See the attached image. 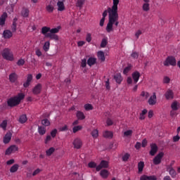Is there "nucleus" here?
Instances as JSON below:
<instances>
[{
  "label": "nucleus",
  "instance_id": "1",
  "mask_svg": "<svg viewBox=\"0 0 180 180\" xmlns=\"http://www.w3.org/2000/svg\"><path fill=\"white\" fill-rule=\"evenodd\" d=\"M60 27H57L53 29H51L49 27H42L41 34L45 35V37L49 38L51 40L58 41L59 37L56 34L59 32Z\"/></svg>",
  "mask_w": 180,
  "mask_h": 180
},
{
  "label": "nucleus",
  "instance_id": "2",
  "mask_svg": "<svg viewBox=\"0 0 180 180\" xmlns=\"http://www.w3.org/2000/svg\"><path fill=\"white\" fill-rule=\"evenodd\" d=\"M119 13H116L113 15L112 13H108V22L106 27V31L108 33H110L113 31V25H115L116 27L119 26Z\"/></svg>",
  "mask_w": 180,
  "mask_h": 180
},
{
  "label": "nucleus",
  "instance_id": "3",
  "mask_svg": "<svg viewBox=\"0 0 180 180\" xmlns=\"http://www.w3.org/2000/svg\"><path fill=\"white\" fill-rule=\"evenodd\" d=\"M24 98L25 94L23 93H20L17 94V96L10 98L7 101V104L10 107L18 105Z\"/></svg>",
  "mask_w": 180,
  "mask_h": 180
},
{
  "label": "nucleus",
  "instance_id": "4",
  "mask_svg": "<svg viewBox=\"0 0 180 180\" xmlns=\"http://www.w3.org/2000/svg\"><path fill=\"white\" fill-rule=\"evenodd\" d=\"M1 56L4 60H7L9 61H13L14 60V56L13 52L11 51V49L8 48H5L2 53Z\"/></svg>",
  "mask_w": 180,
  "mask_h": 180
},
{
  "label": "nucleus",
  "instance_id": "5",
  "mask_svg": "<svg viewBox=\"0 0 180 180\" xmlns=\"http://www.w3.org/2000/svg\"><path fill=\"white\" fill-rule=\"evenodd\" d=\"M163 65L166 67H168L169 65L176 66L177 65L176 58L172 56H168L164 61Z\"/></svg>",
  "mask_w": 180,
  "mask_h": 180
},
{
  "label": "nucleus",
  "instance_id": "6",
  "mask_svg": "<svg viewBox=\"0 0 180 180\" xmlns=\"http://www.w3.org/2000/svg\"><path fill=\"white\" fill-rule=\"evenodd\" d=\"M112 6L108 7V13H112L113 15H116L117 13V5L120 4V0H112Z\"/></svg>",
  "mask_w": 180,
  "mask_h": 180
},
{
  "label": "nucleus",
  "instance_id": "7",
  "mask_svg": "<svg viewBox=\"0 0 180 180\" xmlns=\"http://www.w3.org/2000/svg\"><path fill=\"white\" fill-rule=\"evenodd\" d=\"M164 156V153L160 152V153H158L156 157H155L153 160V165H158L161 164L162 158Z\"/></svg>",
  "mask_w": 180,
  "mask_h": 180
},
{
  "label": "nucleus",
  "instance_id": "8",
  "mask_svg": "<svg viewBox=\"0 0 180 180\" xmlns=\"http://www.w3.org/2000/svg\"><path fill=\"white\" fill-rule=\"evenodd\" d=\"M164 96L166 101H172L174 98V93L170 89H168L167 91H165Z\"/></svg>",
  "mask_w": 180,
  "mask_h": 180
},
{
  "label": "nucleus",
  "instance_id": "9",
  "mask_svg": "<svg viewBox=\"0 0 180 180\" xmlns=\"http://www.w3.org/2000/svg\"><path fill=\"white\" fill-rule=\"evenodd\" d=\"M16 151H18V147L15 145H13L8 148L7 150H6L5 155H9L12 153H15Z\"/></svg>",
  "mask_w": 180,
  "mask_h": 180
},
{
  "label": "nucleus",
  "instance_id": "10",
  "mask_svg": "<svg viewBox=\"0 0 180 180\" xmlns=\"http://www.w3.org/2000/svg\"><path fill=\"white\" fill-rule=\"evenodd\" d=\"M148 103L150 105H155V104L157 103L156 93H153V95L150 97H149L148 100Z\"/></svg>",
  "mask_w": 180,
  "mask_h": 180
},
{
  "label": "nucleus",
  "instance_id": "11",
  "mask_svg": "<svg viewBox=\"0 0 180 180\" xmlns=\"http://www.w3.org/2000/svg\"><path fill=\"white\" fill-rule=\"evenodd\" d=\"M109 165V163L108 161L105 160H101L100 165L96 167V171L99 172L103 168H108Z\"/></svg>",
  "mask_w": 180,
  "mask_h": 180
},
{
  "label": "nucleus",
  "instance_id": "12",
  "mask_svg": "<svg viewBox=\"0 0 180 180\" xmlns=\"http://www.w3.org/2000/svg\"><path fill=\"white\" fill-rule=\"evenodd\" d=\"M42 89V85L41 84L39 83L37 85L35 86V87L32 89V93L34 95H39L41 94Z\"/></svg>",
  "mask_w": 180,
  "mask_h": 180
},
{
  "label": "nucleus",
  "instance_id": "13",
  "mask_svg": "<svg viewBox=\"0 0 180 180\" xmlns=\"http://www.w3.org/2000/svg\"><path fill=\"white\" fill-rule=\"evenodd\" d=\"M150 151H149V155L155 156L158 150V148L155 143L150 144Z\"/></svg>",
  "mask_w": 180,
  "mask_h": 180
},
{
  "label": "nucleus",
  "instance_id": "14",
  "mask_svg": "<svg viewBox=\"0 0 180 180\" xmlns=\"http://www.w3.org/2000/svg\"><path fill=\"white\" fill-rule=\"evenodd\" d=\"M74 148L76 149H80L82 146V142L80 139H75L72 143Z\"/></svg>",
  "mask_w": 180,
  "mask_h": 180
},
{
  "label": "nucleus",
  "instance_id": "15",
  "mask_svg": "<svg viewBox=\"0 0 180 180\" xmlns=\"http://www.w3.org/2000/svg\"><path fill=\"white\" fill-rule=\"evenodd\" d=\"M54 1H50L49 4L46 5V10L49 13H52L54 11Z\"/></svg>",
  "mask_w": 180,
  "mask_h": 180
},
{
  "label": "nucleus",
  "instance_id": "16",
  "mask_svg": "<svg viewBox=\"0 0 180 180\" xmlns=\"http://www.w3.org/2000/svg\"><path fill=\"white\" fill-rule=\"evenodd\" d=\"M56 6L58 7L57 8L58 11L62 12L65 10V7L63 1H58Z\"/></svg>",
  "mask_w": 180,
  "mask_h": 180
},
{
  "label": "nucleus",
  "instance_id": "17",
  "mask_svg": "<svg viewBox=\"0 0 180 180\" xmlns=\"http://www.w3.org/2000/svg\"><path fill=\"white\" fill-rule=\"evenodd\" d=\"M13 37V32L11 30H6L3 32V37L5 39H9Z\"/></svg>",
  "mask_w": 180,
  "mask_h": 180
},
{
  "label": "nucleus",
  "instance_id": "18",
  "mask_svg": "<svg viewBox=\"0 0 180 180\" xmlns=\"http://www.w3.org/2000/svg\"><path fill=\"white\" fill-rule=\"evenodd\" d=\"M140 76L141 75L139 72L136 71L132 72L131 77H132V79H134V84H137V82L139 80Z\"/></svg>",
  "mask_w": 180,
  "mask_h": 180
},
{
  "label": "nucleus",
  "instance_id": "19",
  "mask_svg": "<svg viewBox=\"0 0 180 180\" xmlns=\"http://www.w3.org/2000/svg\"><path fill=\"white\" fill-rule=\"evenodd\" d=\"M18 80V75L15 72L9 75V81L11 83H14Z\"/></svg>",
  "mask_w": 180,
  "mask_h": 180
},
{
  "label": "nucleus",
  "instance_id": "20",
  "mask_svg": "<svg viewBox=\"0 0 180 180\" xmlns=\"http://www.w3.org/2000/svg\"><path fill=\"white\" fill-rule=\"evenodd\" d=\"M180 108V103L174 101L173 103H171V109L173 110H179Z\"/></svg>",
  "mask_w": 180,
  "mask_h": 180
},
{
  "label": "nucleus",
  "instance_id": "21",
  "mask_svg": "<svg viewBox=\"0 0 180 180\" xmlns=\"http://www.w3.org/2000/svg\"><path fill=\"white\" fill-rule=\"evenodd\" d=\"M96 63H97V58L94 57L89 58L87 60V65L90 67H91L92 65H94L95 64H96Z\"/></svg>",
  "mask_w": 180,
  "mask_h": 180
},
{
  "label": "nucleus",
  "instance_id": "22",
  "mask_svg": "<svg viewBox=\"0 0 180 180\" xmlns=\"http://www.w3.org/2000/svg\"><path fill=\"white\" fill-rule=\"evenodd\" d=\"M12 137V134L11 132H8L5 134V136L4 138V143L5 144H7L11 141Z\"/></svg>",
  "mask_w": 180,
  "mask_h": 180
},
{
  "label": "nucleus",
  "instance_id": "23",
  "mask_svg": "<svg viewBox=\"0 0 180 180\" xmlns=\"http://www.w3.org/2000/svg\"><path fill=\"white\" fill-rule=\"evenodd\" d=\"M149 96H150V94L148 92L141 91L140 94L141 101H146L147 99H148Z\"/></svg>",
  "mask_w": 180,
  "mask_h": 180
},
{
  "label": "nucleus",
  "instance_id": "24",
  "mask_svg": "<svg viewBox=\"0 0 180 180\" xmlns=\"http://www.w3.org/2000/svg\"><path fill=\"white\" fill-rule=\"evenodd\" d=\"M143 2H145V4H143V11H148L150 10V4H149V2L150 1L149 0H143Z\"/></svg>",
  "mask_w": 180,
  "mask_h": 180
},
{
  "label": "nucleus",
  "instance_id": "25",
  "mask_svg": "<svg viewBox=\"0 0 180 180\" xmlns=\"http://www.w3.org/2000/svg\"><path fill=\"white\" fill-rule=\"evenodd\" d=\"M140 180H157V177L155 176H146L143 174L140 177Z\"/></svg>",
  "mask_w": 180,
  "mask_h": 180
},
{
  "label": "nucleus",
  "instance_id": "26",
  "mask_svg": "<svg viewBox=\"0 0 180 180\" xmlns=\"http://www.w3.org/2000/svg\"><path fill=\"white\" fill-rule=\"evenodd\" d=\"M114 79H115L118 84H120L123 80V78L122 77L120 73H117L115 75H114Z\"/></svg>",
  "mask_w": 180,
  "mask_h": 180
},
{
  "label": "nucleus",
  "instance_id": "27",
  "mask_svg": "<svg viewBox=\"0 0 180 180\" xmlns=\"http://www.w3.org/2000/svg\"><path fill=\"white\" fill-rule=\"evenodd\" d=\"M8 17V15L6 12H4L1 17H0V25L3 26L6 23V20Z\"/></svg>",
  "mask_w": 180,
  "mask_h": 180
},
{
  "label": "nucleus",
  "instance_id": "28",
  "mask_svg": "<svg viewBox=\"0 0 180 180\" xmlns=\"http://www.w3.org/2000/svg\"><path fill=\"white\" fill-rule=\"evenodd\" d=\"M97 57L99 60H101L102 62H104L105 60V53L103 51H100L97 52Z\"/></svg>",
  "mask_w": 180,
  "mask_h": 180
},
{
  "label": "nucleus",
  "instance_id": "29",
  "mask_svg": "<svg viewBox=\"0 0 180 180\" xmlns=\"http://www.w3.org/2000/svg\"><path fill=\"white\" fill-rule=\"evenodd\" d=\"M100 174L103 179H107L109 176V172L107 169H102L100 172Z\"/></svg>",
  "mask_w": 180,
  "mask_h": 180
},
{
  "label": "nucleus",
  "instance_id": "30",
  "mask_svg": "<svg viewBox=\"0 0 180 180\" xmlns=\"http://www.w3.org/2000/svg\"><path fill=\"white\" fill-rule=\"evenodd\" d=\"M169 174L172 176V178H176L177 175L176 172L172 167H169Z\"/></svg>",
  "mask_w": 180,
  "mask_h": 180
},
{
  "label": "nucleus",
  "instance_id": "31",
  "mask_svg": "<svg viewBox=\"0 0 180 180\" xmlns=\"http://www.w3.org/2000/svg\"><path fill=\"white\" fill-rule=\"evenodd\" d=\"M103 136L106 139H112L113 138V132H111L109 131H105L103 134Z\"/></svg>",
  "mask_w": 180,
  "mask_h": 180
},
{
  "label": "nucleus",
  "instance_id": "32",
  "mask_svg": "<svg viewBox=\"0 0 180 180\" xmlns=\"http://www.w3.org/2000/svg\"><path fill=\"white\" fill-rule=\"evenodd\" d=\"M30 11L28 8H24L22 10L21 15L24 18H28L29 17Z\"/></svg>",
  "mask_w": 180,
  "mask_h": 180
},
{
  "label": "nucleus",
  "instance_id": "33",
  "mask_svg": "<svg viewBox=\"0 0 180 180\" xmlns=\"http://www.w3.org/2000/svg\"><path fill=\"white\" fill-rule=\"evenodd\" d=\"M19 165L18 164H14L10 168V172L11 173H15L17 172V171L19 169Z\"/></svg>",
  "mask_w": 180,
  "mask_h": 180
},
{
  "label": "nucleus",
  "instance_id": "34",
  "mask_svg": "<svg viewBox=\"0 0 180 180\" xmlns=\"http://www.w3.org/2000/svg\"><path fill=\"white\" fill-rule=\"evenodd\" d=\"M77 117L78 120H85L86 116L82 112L77 111Z\"/></svg>",
  "mask_w": 180,
  "mask_h": 180
},
{
  "label": "nucleus",
  "instance_id": "35",
  "mask_svg": "<svg viewBox=\"0 0 180 180\" xmlns=\"http://www.w3.org/2000/svg\"><path fill=\"white\" fill-rule=\"evenodd\" d=\"M38 132L39 134V135L41 136H44L46 134V129L45 127H38Z\"/></svg>",
  "mask_w": 180,
  "mask_h": 180
},
{
  "label": "nucleus",
  "instance_id": "36",
  "mask_svg": "<svg viewBox=\"0 0 180 180\" xmlns=\"http://www.w3.org/2000/svg\"><path fill=\"white\" fill-rule=\"evenodd\" d=\"M27 121V117L26 116V115H22L21 116H20L19 122L20 124H25Z\"/></svg>",
  "mask_w": 180,
  "mask_h": 180
},
{
  "label": "nucleus",
  "instance_id": "37",
  "mask_svg": "<svg viewBox=\"0 0 180 180\" xmlns=\"http://www.w3.org/2000/svg\"><path fill=\"white\" fill-rule=\"evenodd\" d=\"M144 168V162H140L138 163V172H141L143 171Z\"/></svg>",
  "mask_w": 180,
  "mask_h": 180
},
{
  "label": "nucleus",
  "instance_id": "38",
  "mask_svg": "<svg viewBox=\"0 0 180 180\" xmlns=\"http://www.w3.org/2000/svg\"><path fill=\"white\" fill-rule=\"evenodd\" d=\"M133 134V131L131 129H129L124 132V137L131 136Z\"/></svg>",
  "mask_w": 180,
  "mask_h": 180
},
{
  "label": "nucleus",
  "instance_id": "39",
  "mask_svg": "<svg viewBox=\"0 0 180 180\" xmlns=\"http://www.w3.org/2000/svg\"><path fill=\"white\" fill-rule=\"evenodd\" d=\"M84 3H85V0H77L76 6L77 7L82 8Z\"/></svg>",
  "mask_w": 180,
  "mask_h": 180
},
{
  "label": "nucleus",
  "instance_id": "40",
  "mask_svg": "<svg viewBox=\"0 0 180 180\" xmlns=\"http://www.w3.org/2000/svg\"><path fill=\"white\" fill-rule=\"evenodd\" d=\"M41 124L44 127H48L51 125V122L49 121L48 119H44L41 121Z\"/></svg>",
  "mask_w": 180,
  "mask_h": 180
},
{
  "label": "nucleus",
  "instance_id": "41",
  "mask_svg": "<svg viewBox=\"0 0 180 180\" xmlns=\"http://www.w3.org/2000/svg\"><path fill=\"white\" fill-rule=\"evenodd\" d=\"M131 68H132V66L130 65H129L127 68H125L124 69V70H123V74H124V75H127L129 73V72L131 70Z\"/></svg>",
  "mask_w": 180,
  "mask_h": 180
},
{
  "label": "nucleus",
  "instance_id": "42",
  "mask_svg": "<svg viewBox=\"0 0 180 180\" xmlns=\"http://www.w3.org/2000/svg\"><path fill=\"white\" fill-rule=\"evenodd\" d=\"M7 124H8V121L5 120L3 121L1 124H0V127H1L3 130H6Z\"/></svg>",
  "mask_w": 180,
  "mask_h": 180
},
{
  "label": "nucleus",
  "instance_id": "43",
  "mask_svg": "<svg viewBox=\"0 0 180 180\" xmlns=\"http://www.w3.org/2000/svg\"><path fill=\"white\" fill-rule=\"evenodd\" d=\"M91 136H93L94 139H97L98 136V130L94 129L93 131L91 132Z\"/></svg>",
  "mask_w": 180,
  "mask_h": 180
},
{
  "label": "nucleus",
  "instance_id": "44",
  "mask_svg": "<svg viewBox=\"0 0 180 180\" xmlns=\"http://www.w3.org/2000/svg\"><path fill=\"white\" fill-rule=\"evenodd\" d=\"M130 157V155L128 153H125L123 155H122V161L123 162H127L129 158Z\"/></svg>",
  "mask_w": 180,
  "mask_h": 180
},
{
  "label": "nucleus",
  "instance_id": "45",
  "mask_svg": "<svg viewBox=\"0 0 180 180\" xmlns=\"http://www.w3.org/2000/svg\"><path fill=\"white\" fill-rule=\"evenodd\" d=\"M108 39L104 38L102 39L101 44V48H105L106 46V45H108Z\"/></svg>",
  "mask_w": 180,
  "mask_h": 180
},
{
  "label": "nucleus",
  "instance_id": "46",
  "mask_svg": "<svg viewBox=\"0 0 180 180\" xmlns=\"http://www.w3.org/2000/svg\"><path fill=\"white\" fill-rule=\"evenodd\" d=\"M55 151V148L51 147V148L46 150V155L51 156Z\"/></svg>",
  "mask_w": 180,
  "mask_h": 180
},
{
  "label": "nucleus",
  "instance_id": "47",
  "mask_svg": "<svg viewBox=\"0 0 180 180\" xmlns=\"http://www.w3.org/2000/svg\"><path fill=\"white\" fill-rule=\"evenodd\" d=\"M94 109L91 104L87 103L84 105V110H92Z\"/></svg>",
  "mask_w": 180,
  "mask_h": 180
},
{
  "label": "nucleus",
  "instance_id": "48",
  "mask_svg": "<svg viewBox=\"0 0 180 180\" xmlns=\"http://www.w3.org/2000/svg\"><path fill=\"white\" fill-rule=\"evenodd\" d=\"M86 41H87L88 43H90L92 40V37H91V33H87V34H86V39H85Z\"/></svg>",
  "mask_w": 180,
  "mask_h": 180
},
{
  "label": "nucleus",
  "instance_id": "49",
  "mask_svg": "<svg viewBox=\"0 0 180 180\" xmlns=\"http://www.w3.org/2000/svg\"><path fill=\"white\" fill-rule=\"evenodd\" d=\"M58 130L54 129L53 131H51V136L53 138H56L57 136Z\"/></svg>",
  "mask_w": 180,
  "mask_h": 180
},
{
  "label": "nucleus",
  "instance_id": "50",
  "mask_svg": "<svg viewBox=\"0 0 180 180\" xmlns=\"http://www.w3.org/2000/svg\"><path fill=\"white\" fill-rule=\"evenodd\" d=\"M176 111H177V110H172L170 111L169 115H170L171 117H173V118H174L175 116H177V112H176Z\"/></svg>",
  "mask_w": 180,
  "mask_h": 180
},
{
  "label": "nucleus",
  "instance_id": "51",
  "mask_svg": "<svg viewBox=\"0 0 180 180\" xmlns=\"http://www.w3.org/2000/svg\"><path fill=\"white\" fill-rule=\"evenodd\" d=\"M131 57L134 59H138L139 53L138 52H132L131 54Z\"/></svg>",
  "mask_w": 180,
  "mask_h": 180
},
{
  "label": "nucleus",
  "instance_id": "52",
  "mask_svg": "<svg viewBox=\"0 0 180 180\" xmlns=\"http://www.w3.org/2000/svg\"><path fill=\"white\" fill-rule=\"evenodd\" d=\"M82 126H77L73 127V133H76L77 131L82 130Z\"/></svg>",
  "mask_w": 180,
  "mask_h": 180
},
{
  "label": "nucleus",
  "instance_id": "53",
  "mask_svg": "<svg viewBox=\"0 0 180 180\" xmlns=\"http://www.w3.org/2000/svg\"><path fill=\"white\" fill-rule=\"evenodd\" d=\"M89 167L90 168H96L97 167V164L94 162H90L88 165Z\"/></svg>",
  "mask_w": 180,
  "mask_h": 180
},
{
  "label": "nucleus",
  "instance_id": "54",
  "mask_svg": "<svg viewBox=\"0 0 180 180\" xmlns=\"http://www.w3.org/2000/svg\"><path fill=\"white\" fill-rule=\"evenodd\" d=\"M86 64H88L87 61H86V58L82 59L81 66L83 68H85L86 67Z\"/></svg>",
  "mask_w": 180,
  "mask_h": 180
},
{
  "label": "nucleus",
  "instance_id": "55",
  "mask_svg": "<svg viewBox=\"0 0 180 180\" xmlns=\"http://www.w3.org/2000/svg\"><path fill=\"white\" fill-rule=\"evenodd\" d=\"M170 82H171V79H169V77H165L163 78V83H164V84H169Z\"/></svg>",
  "mask_w": 180,
  "mask_h": 180
},
{
  "label": "nucleus",
  "instance_id": "56",
  "mask_svg": "<svg viewBox=\"0 0 180 180\" xmlns=\"http://www.w3.org/2000/svg\"><path fill=\"white\" fill-rule=\"evenodd\" d=\"M41 172V170L39 168H37L35 171L33 172V173H32V176H36L38 175Z\"/></svg>",
  "mask_w": 180,
  "mask_h": 180
},
{
  "label": "nucleus",
  "instance_id": "57",
  "mask_svg": "<svg viewBox=\"0 0 180 180\" xmlns=\"http://www.w3.org/2000/svg\"><path fill=\"white\" fill-rule=\"evenodd\" d=\"M49 45H50L49 42H45V43H44V50L45 51H47L49 49Z\"/></svg>",
  "mask_w": 180,
  "mask_h": 180
},
{
  "label": "nucleus",
  "instance_id": "58",
  "mask_svg": "<svg viewBox=\"0 0 180 180\" xmlns=\"http://www.w3.org/2000/svg\"><path fill=\"white\" fill-rule=\"evenodd\" d=\"M25 60L24 59H20L18 62H17V65L22 66L25 65Z\"/></svg>",
  "mask_w": 180,
  "mask_h": 180
},
{
  "label": "nucleus",
  "instance_id": "59",
  "mask_svg": "<svg viewBox=\"0 0 180 180\" xmlns=\"http://www.w3.org/2000/svg\"><path fill=\"white\" fill-rule=\"evenodd\" d=\"M107 126H112L113 121L110 118H108L106 121Z\"/></svg>",
  "mask_w": 180,
  "mask_h": 180
},
{
  "label": "nucleus",
  "instance_id": "60",
  "mask_svg": "<svg viewBox=\"0 0 180 180\" xmlns=\"http://www.w3.org/2000/svg\"><path fill=\"white\" fill-rule=\"evenodd\" d=\"M109 13V8H108L107 10H105L104 12H103V14H102V18H105V17L108 16V14Z\"/></svg>",
  "mask_w": 180,
  "mask_h": 180
},
{
  "label": "nucleus",
  "instance_id": "61",
  "mask_svg": "<svg viewBox=\"0 0 180 180\" xmlns=\"http://www.w3.org/2000/svg\"><path fill=\"white\" fill-rule=\"evenodd\" d=\"M14 162H15L14 159H11V160H8L7 162H6V164L8 166H11V165H13Z\"/></svg>",
  "mask_w": 180,
  "mask_h": 180
},
{
  "label": "nucleus",
  "instance_id": "62",
  "mask_svg": "<svg viewBox=\"0 0 180 180\" xmlns=\"http://www.w3.org/2000/svg\"><path fill=\"white\" fill-rule=\"evenodd\" d=\"M17 30V23H13V25H11V31H13V32H16Z\"/></svg>",
  "mask_w": 180,
  "mask_h": 180
},
{
  "label": "nucleus",
  "instance_id": "63",
  "mask_svg": "<svg viewBox=\"0 0 180 180\" xmlns=\"http://www.w3.org/2000/svg\"><path fill=\"white\" fill-rule=\"evenodd\" d=\"M143 34V32H142L140 30H138V31L135 33V37H136V39H139V36H140L141 34Z\"/></svg>",
  "mask_w": 180,
  "mask_h": 180
},
{
  "label": "nucleus",
  "instance_id": "64",
  "mask_svg": "<svg viewBox=\"0 0 180 180\" xmlns=\"http://www.w3.org/2000/svg\"><path fill=\"white\" fill-rule=\"evenodd\" d=\"M141 146H142V148H145L147 146V141L146 139H143Z\"/></svg>",
  "mask_w": 180,
  "mask_h": 180
}]
</instances>
